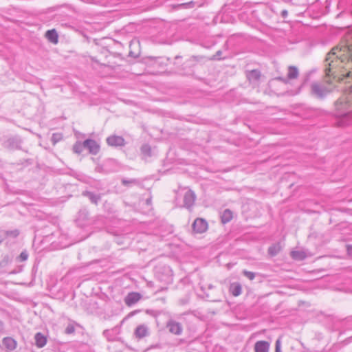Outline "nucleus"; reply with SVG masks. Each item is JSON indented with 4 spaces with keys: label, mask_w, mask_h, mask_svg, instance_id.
<instances>
[{
    "label": "nucleus",
    "mask_w": 352,
    "mask_h": 352,
    "mask_svg": "<svg viewBox=\"0 0 352 352\" xmlns=\"http://www.w3.org/2000/svg\"><path fill=\"white\" fill-rule=\"evenodd\" d=\"M326 77L352 78V29L340 43L332 48L324 60Z\"/></svg>",
    "instance_id": "1"
},
{
    "label": "nucleus",
    "mask_w": 352,
    "mask_h": 352,
    "mask_svg": "<svg viewBox=\"0 0 352 352\" xmlns=\"http://www.w3.org/2000/svg\"><path fill=\"white\" fill-rule=\"evenodd\" d=\"M335 116L337 118V124L339 126H345L352 122V109L344 99H339L336 102Z\"/></svg>",
    "instance_id": "2"
},
{
    "label": "nucleus",
    "mask_w": 352,
    "mask_h": 352,
    "mask_svg": "<svg viewBox=\"0 0 352 352\" xmlns=\"http://www.w3.org/2000/svg\"><path fill=\"white\" fill-rule=\"evenodd\" d=\"M23 141L21 136L18 135L7 136L5 138L2 146L10 151L21 150Z\"/></svg>",
    "instance_id": "3"
},
{
    "label": "nucleus",
    "mask_w": 352,
    "mask_h": 352,
    "mask_svg": "<svg viewBox=\"0 0 352 352\" xmlns=\"http://www.w3.org/2000/svg\"><path fill=\"white\" fill-rule=\"evenodd\" d=\"M329 91L325 86L318 82H313L311 85V93L317 98L323 99Z\"/></svg>",
    "instance_id": "4"
},
{
    "label": "nucleus",
    "mask_w": 352,
    "mask_h": 352,
    "mask_svg": "<svg viewBox=\"0 0 352 352\" xmlns=\"http://www.w3.org/2000/svg\"><path fill=\"white\" fill-rule=\"evenodd\" d=\"M290 256L295 261H302L307 258L312 256V253L304 248H296L291 251Z\"/></svg>",
    "instance_id": "5"
},
{
    "label": "nucleus",
    "mask_w": 352,
    "mask_h": 352,
    "mask_svg": "<svg viewBox=\"0 0 352 352\" xmlns=\"http://www.w3.org/2000/svg\"><path fill=\"white\" fill-rule=\"evenodd\" d=\"M166 328L168 331L174 335L179 336L183 332L182 324L174 320H169L166 322Z\"/></svg>",
    "instance_id": "6"
},
{
    "label": "nucleus",
    "mask_w": 352,
    "mask_h": 352,
    "mask_svg": "<svg viewBox=\"0 0 352 352\" xmlns=\"http://www.w3.org/2000/svg\"><path fill=\"white\" fill-rule=\"evenodd\" d=\"M155 272L158 275L162 272V276L159 278L164 281H168L173 275L172 270L168 265H157Z\"/></svg>",
    "instance_id": "7"
},
{
    "label": "nucleus",
    "mask_w": 352,
    "mask_h": 352,
    "mask_svg": "<svg viewBox=\"0 0 352 352\" xmlns=\"http://www.w3.org/2000/svg\"><path fill=\"white\" fill-rule=\"evenodd\" d=\"M192 227L194 232L201 234L207 230L208 223L204 219L197 218L194 221Z\"/></svg>",
    "instance_id": "8"
},
{
    "label": "nucleus",
    "mask_w": 352,
    "mask_h": 352,
    "mask_svg": "<svg viewBox=\"0 0 352 352\" xmlns=\"http://www.w3.org/2000/svg\"><path fill=\"white\" fill-rule=\"evenodd\" d=\"M299 71L296 66L290 65L288 67L287 78L278 77V80H280L284 83H287L288 80L296 79L298 77Z\"/></svg>",
    "instance_id": "9"
},
{
    "label": "nucleus",
    "mask_w": 352,
    "mask_h": 352,
    "mask_svg": "<svg viewBox=\"0 0 352 352\" xmlns=\"http://www.w3.org/2000/svg\"><path fill=\"white\" fill-rule=\"evenodd\" d=\"M84 146L89 151V153L92 155H97L100 151V145L94 140H85L84 141Z\"/></svg>",
    "instance_id": "10"
},
{
    "label": "nucleus",
    "mask_w": 352,
    "mask_h": 352,
    "mask_svg": "<svg viewBox=\"0 0 352 352\" xmlns=\"http://www.w3.org/2000/svg\"><path fill=\"white\" fill-rule=\"evenodd\" d=\"M196 199V195L191 190H187L184 195V206L190 209L194 205Z\"/></svg>",
    "instance_id": "11"
},
{
    "label": "nucleus",
    "mask_w": 352,
    "mask_h": 352,
    "mask_svg": "<svg viewBox=\"0 0 352 352\" xmlns=\"http://www.w3.org/2000/svg\"><path fill=\"white\" fill-rule=\"evenodd\" d=\"M107 143L111 146H122L125 144V140L122 136L111 135L107 138Z\"/></svg>",
    "instance_id": "12"
},
{
    "label": "nucleus",
    "mask_w": 352,
    "mask_h": 352,
    "mask_svg": "<svg viewBox=\"0 0 352 352\" xmlns=\"http://www.w3.org/2000/svg\"><path fill=\"white\" fill-rule=\"evenodd\" d=\"M142 298V295L138 292H130L125 297L124 302L128 306H132L138 302Z\"/></svg>",
    "instance_id": "13"
},
{
    "label": "nucleus",
    "mask_w": 352,
    "mask_h": 352,
    "mask_svg": "<svg viewBox=\"0 0 352 352\" xmlns=\"http://www.w3.org/2000/svg\"><path fill=\"white\" fill-rule=\"evenodd\" d=\"M2 344L9 351H14L17 346L16 341L11 337H6L2 340Z\"/></svg>",
    "instance_id": "14"
},
{
    "label": "nucleus",
    "mask_w": 352,
    "mask_h": 352,
    "mask_svg": "<svg viewBox=\"0 0 352 352\" xmlns=\"http://www.w3.org/2000/svg\"><path fill=\"white\" fill-rule=\"evenodd\" d=\"M283 248V245L281 242L275 243L269 247L267 253L272 257L275 256L282 250Z\"/></svg>",
    "instance_id": "15"
},
{
    "label": "nucleus",
    "mask_w": 352,
    "mask_h": 352,
    "mask_svg": "<svg viewBox=\"0 0 352 352\" xmlns=\"http://www.w3.org/2000/svg\"><path fill=\"white\" fill-rule=\"evenodd\" d=\"M135 336L136 338L141 339L148 334V329L145 324H140L136 327L134 332Z\"/></svg>",
    "instance_id": "16"
},
{
    "label": "nucleus",
    "mask_w": 352,
    "mask_h": 352,
    "mask_svg": "<svg viewBox=\"0 0 352 352\" xmlns=\"http://www.w3.org/2000/svg\"><path fill=\"white\" fill-rule=\"evenodd\" d=\"M270 349V343L267 341H257L254 344L255 352H268Z\"/></svg>",
    "instance_id": "17"
},
{
    "label": "nucleus",
    "mask_w": 352,
    "mask_h": 352,
    "mask_svg": "<svg viewBox=\"0 0 352 352\" xmlns=\"http://www.w3.org/2000/svg\"><path fill=\"white\" fill-rule=\"evenodd\" d=\"M229 292L233 296H239L242 293V286L238 282L230 283Z\"/></svg>",
    "instance_id": "18"
},
{
    "label": "nucleus",
    "mask_w": 352,
    "mask_h": 352,
    "mask_svg": "<svg viewBox=\"0 0 352 352\" xmlns=\"http://www.w3.org/2000/svg\"><path fill=\"white\" fill-rule=\"evenodd\" d=\"M45 38L52 43H58V34L55 29L49 30L45 32Z\"/></svg>",
    "instance_id": "19"
},
{
    "label": "nucleus",
    "mask_w": 352,
    "mask_h": 352,
    "mask_svg": "<svg viewBox=\"0 0 352 352\" xmlns=\"http://www.w3.org/2000/svg\"><path fill=\"white\" fill-rule=\"evenodd\" d=\"M246 76L250 82H257L261 77V72L258 69H252L247 72Z\"/></svg>",
    "instance_id": "20"
},
{
    "label": "nucleus",
    "mask_w": 352,
    "mask_h": 352,
    "mask_svg": "<svg viewBox=\"0 0 352 352\" xmlns=\"http://www.w3.org/2000/svg\"><path fill=\"white\" fill-rule=\"evenodd\" d=\"M82 195L88 197L90 201L96 205H97L99 201L101 199V196L100 194H95L90 191H84L82 192Z\"/></svg>",
    "instance_id": "21"
},
{
    "label": "nucleus",
    "mask_w": 352,
    "mask_h": 352,
    "mask_svg": "<svg viewBox=\"0 0 352 352\" xmlns=\"http://www.w3.org/2000/svg\"><path fill=\"white\" fill-rule=\"evenodd\" d=\"M34 340L36 345L38 348L43 347L47 343L46 337L41 332H38L35 334Z\"/></svg>",
    "instance_id": "22"
},
{
    "label": "nucleus",
    "mask_w": 352,
    "mask_h": 352,
    "mask_svg": "<svg viewBox=\"0 0 352 352\" xmlns=\"http://www.w3.org/2000/svg\"><path fill=\"white\" fill-rule=\"evenodd\" d=\"M221 222L223 223H228L232 219V212L229 209H226L221 215Z\"/></svg>",
    "instance_id": "23"
},
{
    "label": "nucleus",
    "mask_w": 352,
    "mask_h": 352,
    "mask_svg": "<svg viewBox=\"0 0 352 352\" xmlns=\"http://www.w3.org/2000/svg\"><path fill=\"white\" fill-rule=\"evenodd\" d=\"M241 273L244 276L247 277L250 280H252L256 277L261 278L262 276V275L260 273L253 272L248 271L246 270H243Z\"/></svg>",
    "instance_id": "24"
},
{
    "label": "nucleus",
    "mask_w": 352,
    "mask_h": 352,
    "mask_svg": "<svg viewBox=\"0 0 352 352\" xmlns=\"http://www.w3.org/2000/svg\"><path fill=\"white\" fill-rule=\"evenodd\" d=\"M29 254L27 250H23L20 254L15 256V262L21 263L25 262L28 260Z\"/></svg>",
    "instance_id": "25"
},
{
    "label": "nucleus",
    "mask_w": 352,
    "mask_h": 352,
    "mask_svg": "<svg viewBox=\"0 0 352 352\" xmlns=\"http://www.w3.org/2000/svg\"><path fill=\"white\" fill-rule=\"evenodd\" d=\"M14 261H15V256L12 252H10L4 255L0 264H8Z\"/></svg>",
    "instance_id": "26"
},
{
    "label": "nucleus",
    "mask_w": 352,
    "mask_h": 352,
    "mask_svg": "<svg viewBox=\"0 0 352 352\" xmlns=\"http://www.w3.org/2000/svg\"><path fill=\"white\" fill-rule=\"evenodd\" d=\"M84 148V142L77 141L73 146V151L77 154H80Z\"/></svg>",
    "instance_id": "27"
},
{
    "label": "nucleus",
    "mask_w": 352,
    "mask_h": 352,
    "mask_svg": "<svg viewBox=\"0 0 352 352\" xmlns=\"http://www.w3.org/2000/svg\"><path fill=\"white\" fill-rule=\"evenodd\" d=\"M5 232V239L11 238L15 239L19 235V231L17 229H14L12 230H4Z\"/></svg>",
    "instance_id": "28"
},
{
    "label": "nucleus",
    "mask_w": 352,
    "mask_h": 352,
    "mask_svg": "<svg viewBox=\"0 0 352 352\" xmlns=\"http://www.w3.org/2000/svg\"><path fill=\"white\" fill-rule=\"evenodd\" d=\"M122 184L125 186H129L131 185L140 184V181L137 179H128L124 178L122 179Z\"/></svg>",
    "instance_id": "29"
},
{
    "label": "nucleus",
    "mask_w": 352,
    "mask_h": 352,
    "mask_svg": "<svg viewBox=\"0 0 352 352\" xmlns=\"http://www.w3.org/2000/svg\"><path fill=\"white\" fill-rule=\"evenodd\" d=\"M141 151L143 154L151 155V147L148 144H144L141 147Z\"/></svg>",
    "instance_id": "30"
},
{
    "label": "nucleus",
    "mask_w": 352,
    "mask_h": 352,
    "mask_svg": "<svg viewBox=\"0 0 352 352\" xmlns=\"http://www.w3.org/2000/svg\"><path fill=\"white\" fill-rule=\"evenodd\" d=\"M75 327L73 324H69L65 329V333L66 334H72L74 333Z\"/></svg>",
    "instance_id": "31"
},
{
    "label": "nucleus",
    "mask_w": 352,
    "mask_h": 352,
    "mask_svg": "<svg viewBox=\"0 0 352 352\" xmlns=\"http://www.w3.org/2000/svg\"><path fill=\"white\" fill-rule=\"evenodd\" d=\"M280 347H281V342H280V339L278 338V340H276V343H275V352H282Z\"/></svg>",
    "instance_id": "32"
},
{
    "label": "nucleus",
    "mask_w": 352,
    "mask_h": 352,
    "mask_svg": "<svg viewBox=\"0 0 352 352\" xmlns=\"http://www.w3.org/2000/svg\"><path fill=\"white\" fill-rule=\"evenodd\" d=\"M282 1L285 2V3H290L292 5H294V6H299L303 5V3H300L297 0H282Z\"/></svg>",
    "instance_id": "33"
},
{
    "label": "nucleus",
    "mask_w": 352,
    "mask_h": 352,
    "mask_svg": "<svg viewBox=\"0 0 352 352\" xmlns=\"http://www.w3.org/2000/svg\"><path fill=\"white\" fill-rule=\"evenodd\" d=\"M175 342H176L174 344L175 346H179L186 343V340L184 338L177 339Z\"/></svg>",
    "instance_id": "34"
},
{
    "label": "nucleus",
    "mask_w": 352,
    "mask_h": 352,
    "mask_svg": "<svg viewBox=\"0 0 352 352\" xmlns=\"http://www.w3.org/2000/svg\"><path fill=\"white\" fill-rule=\"evenodd\" d=\"M140 55V52H134L132 50H131L129 51V56L130 57H133V58H137Z\"/></svg>",
    "instance_id": "35"
},
{
    "label": "nucleus",
    "mask_w": 352,
    "mask_h": 352,
    "mask_svg": "<svg viewBox=\"0 0 352 352\" xmlns=\"http://www.w3.org/2000/svg\"><path fill=\"white\" fill-rule=\"evenodd\" d=\"M79 215L80 217L83 216V219H86L88 216V212L86 210H80Z\"/></svg>",
    "instance_id": "36"
},
{
    "label": "nucleus",
    "mask_w": 352,
    "mask_h": 352,
    "mask_svg": "<svg viewBox=\"0 0 352 352\" xmlns=\"http://www.w3.org/2000/svg\"><path fill=\"white\" fill-rule=\"evenodd\" d=\"M5 239L4 230H0V243Z\"/></svg>",
    "instance_id": "37"
},
{
    "label": "nucleus",
    "mask_w": 352,
    "mask_h": 352,
    "mask_svg": "<svg viewBox=\"0 0 352 352\" xmlns=\"http://www.w3.org/2000/svg\"><path fill=\"white\" fill-rule=\"evenodd\" d=\"M280 15L283 18H286L288 15V12L286 10H283L280 12Z\"/></svg>",
    "instance_id": "38"
},
{
    "label": "nucleus",
    "mask_w": 352,
    "mask_h": 352,
    "mask_svg": "<svg viewBox=\"0 0 352 352\" xmlns=\"http://www.w3.org/2000/svg\"><path fill=\"white\" fill-rule=\"evenodd\" d=\"M4 331V322L0 320V333Z\"/></svg>",
    "instance_id": "39"
},
{
    "label": "nucleus",
    "mask_w": 352,
    "mask_h": 352,
    "mask_svg": "<svg viewBox=\"0 0 352 352\" xmlns=\"http://www.w3.org/2000/svg\"><path fill=\"white\" fill-rule=\"evenodd\" d=\"M103 335L107 337V338H109V335H110V331L109 329H106L103 331Z\"/></svg>",
    "instance_id": "40"
},
{
    "label": "nucleus",
    "mask_w": 352,
    "mask_h": 352,
    "mask_svg": "<svg viewBox=\"0 0 352 352\" xmlns=\"http://www.w3.org/2000/svg\"><path fill=\"white\" fill-rule=\"evenodd\" d=\"M103 206H104V209L107 208V210H109L110 212L109 208H108L109 206L110 207V204H109L107 201H105L103 204Z\"/></svg>",
    "instance_id": "41"
},
{
    "label": "nucleus",
    "mask_w": 352,
    "mask_h": 352,
    "mask_svg": "<svg viewBox=\"0 0 352 352\" xmlns=\"http://www.w3.org/2000/svg\"><path fill=\"white\" fill-rule=\"evenodd\" d=\"M103 206H104V209L107 208V210H109L110 212L109 208H108L109 206L110 207V204H109L107 201H105L103 204Z\"/></svg>",
    "instance_id": "42"
},
{
    "label": "nucleus",
    "mask_w": 352,
    "mask_h": 352,
    "mask_svg": "<svg viewBox=\"0 0 352 352\" xmlns=\"http://www.w3.org/2000/svg\"><path fill=\"white\" fill-rule=\"evenodd\" d=\"M61 26L63 27H72L69 24H68L67 23H64V22H61L60 24Z\"/></svg>",
    "instance_id": "43"
},
{
    "label": "nucleus",
    "mask_w": 352,
    "mask_h": 352,
    "mask_svg": "<svg viewBox=\"0 0 352 352\" xmlns=\"http://www.w3.org/2000/svg\"><path fill=\"white\" fill-rule=\"evenodd\" d=\"M348 252L350 255H352V245L348 246L347 248Z\"/></svg>",
    "instance_id": "44"
},
{
    "label": "nucleus",
    "mask_w": 352,
    "mask_h": 352,
    "mask_svg": "<svg viewBox=\"0 0 352 352\" xmlns=\"http://www.w3.org/2000/svg\"><path fill=\"white\" fill-rule=\"evenodd\" d=\"M221 53H222L221 51L219 50V51H217L216 52V55L215 56L219 57V56H220L221 55Z\"/></svg>",
    "instance_id": "45"
},
{
    "label": "nucleus",
    "mask_w": 352,
    "mask_h": 352,
    "mask_svg": "<svg viewBox=\"0 0 352 352\" xmlns=\"http://www.w3.org/2000/svg\"><path fill=\"white\" fill-rule=\"evenodd\" d=\"M146 202L148 205H150L151 203V198H148L146 200Z\"/></svg>",
    "instance_id": "46"
},
{
    "label": "nucleus",
    "mask_w": 352,
    "mask_h": 352,
    "mask_svg": "<svg viewBox=\"0 0 352 352\" xmlns=\"http://www.w3.org/2000/svg\"><path fill=\"white\" fill-rule=\"evenodd\" d=\"M135 44H136L135 43H134V42H131V43H130L129 47L131 49V48H132V47H133L134 45H135Z\"/></svg>",
    "instance_id": "47"
},
{
    "label": "nucleus",
    "mask_w": 352,
    "mask_h": 352,
    "mask_svg": "<svg viewBox=\"0 0 352 352\" xmlns=\"http://www.w3.org/2000/svg\"><path fill=\"white\" fill-rule=\"evenodd\" d=\"M36 270V266H35V265H34V267H33V268H32V271L34 272V271H35Z\"/></svg>",
    "instance_id": "48"
},
{
    "label": "nucleus",
    "mask_w": 352,
    "mask_h": 352,
    "mask_svg": "<svg viewBox=\"0 0 352 352\" xmlns=\"http://www.w3.org/2000/svg\"><path fill=\"white\" fill-rule=\"evenodd\" d=\"M22 266H23V265H19V267H19V271H21V270H22Z\"/></svg>",
    "instance_id": "49"
}]
</instances>
